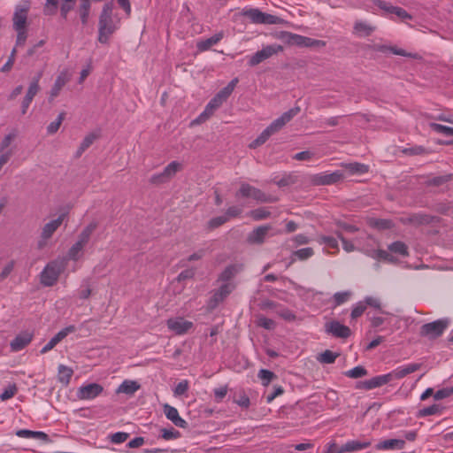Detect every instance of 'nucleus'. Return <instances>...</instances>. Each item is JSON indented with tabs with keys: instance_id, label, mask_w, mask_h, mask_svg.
<instances>
[{
	"instance_id": "53",
	"label": "nucleus",
	"mask_w": 453,
	"mask_h": 453,
	"mask_svg": "<svg viewBox=\"0 0 453 453\" xmlns=\"http://www.w3.org/2000/svg\"><path fill=\"white\" fill-rule=\"evenodd\" d=\"M14 266H15L14 260H11L4 265L2 272L0 273V282L4 281L11 274V273L14 269Z\"/></svg>"
},
{
	"instance_id": "16",
	"label": "nucleus",
	"mask_w": 453,
	"mask_h": 453,
	"mask_svg": "<svg viewBox=\"0 0 453 453\" xmlns=\"http://www.w3.org/2000/svg\"><path fill=\"white\" fill-rule=\"evenodd\" d=\"M76 327L73 325L68 326L62 330H60L57 334H55L50 342L41 349L42 354H45L48 351L51 350L58 343H59L63 339H65L70 333L75 332Z\"/></svg>"
},
{
	"instance_id": "63",
	"label": "nucleus",
	"mask_w": 453,
	"mask_h": 453,
	"mask_svg": "<svg viewBox=\"0 0 453 453\" xmlns=\"http://www.w3.org/2000/svg\"><path fill=\"white\" fill-rule=\"evenodd\" d=\"M188 389V381L184 380L177 384V386L174 388V395H184Z\"/></svg>"
},
{
	"instance_id": "21",
	"label": "nucleus",
	"mask_w": 453,
	"mask_h": 453,
	"mask_svg": "<svg viewBox=\"0 0 453 453\" xmlns=\"http://www.w3.org/2000/svg\"><path fill=\"white\" fill-rule=\"evenodd\" d=\"M33 339V334L24 332L18 334L10 343L11 349L13 351H19L24 349Z\"/></svg>"
},
{
	"instance_id": "14",
	"label": "nucleus",
	"mask_w": 453,
	"mask_h": 453,
	"mask_svg": "<svg viewBox=\"0 0 453 453\" xmlns=\"http://www.w3.org/2000/svg\"><path fill=\"white\" fill-rule=\"evenodd\" d=\"M104 388L98 383H89L81 387L77 391V397L81 400H91L98 396Z\"/></svg>"
},
{
	"instance_id": "23",
	"label": "nucleus",
	"mask_w": 453,
	"mask_h": 453,
	"mask_svg": "<svg viewBox=\"0 0 453 453\" xmlns=\"http://www.w3.org/2000/svg\"><path fill=\"white\" fill-rule=\"evenodd\" d=\"M420 367H421L420 364H410L406 366L398 367L395 370H394L393 372H389L390 379H391V380L394 379H395V380L402 379V378L407 376L408 374L419 370Z\"/></svg>"
},
{
	"instance_id": "18",
	"label": "nucleus",
	"mask_w": 453,
	"mask_h": 453,
	"mask_svg": "<svg viewBox=\"0 0 453 453\" xmlns=\"http://www.w3.org/2000/svg\"><path fill=\"white\" fill-rule=\"evenodd\" d=\"M272 229L270 225H264L255 228L248 236V242L253 244H262L269 230Z\"/></svg>"
},
{
	"instance_id": "12",
	"label": "nucleus",
	"mask_w": 453,
	"mask_h": 453,
	"mask_svg": "<svg viewBox=\"0 0 453 453\" xmlns=\"http://www.w3.org/2000/svg\"><path fill=\"white\" fill-rule=\"evenodd\" d=\"M234 285L232 283H225L217 290L214 291L211 297L208 306L210 309H215L224 299L234 290Z\"/></svg>"
},
{
	"instance_id": "60",
	"label": "nucleus",
	"mask_w": 453,
	"mask_h": 453,
	"mask_svg": "<svg viewBox=\"0 0 453 453\" xmlns=\"http://www.w3.org/2000/svg\"><path fill=\"white\" fill-rule=\"evenodd\" d=\"M129 434L124 432H118L111 435V441L116 444L122 443L127 441Z\"/></svg>"
},
{
	"instance_id": "34",
	"label": "nucleus",
	"mask_w": 453,
	"mask_h": 453,
	"mask_svg": "<svg viewBox=\"0 0 453 453\" xmlns=\"http://www.w3.org/2000/svg\"><path fill=\"white\" fill-rule=\"evenodd\" d=\"M73 371L70 367H67L64 365H60L58 366V380L60 382L68 384L72 376H73Z\"/></svg>"
},
{
	"instance_id": "57",
	"label": "nucleus",
	"mask_w": 453,
	"mask_h": 453,
	"mask_svg": "<svg viewBox=\"0 0 453 453\" xmlns=\"http://www.w3.org/2000/svg\"><path fill=\"white\" fill-rule=\"evenodd\" d=\"M257 324H258V326H260L267 330H273L275 328V326H276L275 322L273 319H267L265 317L259 318Z\"/></svg>"
},
{
	"instance_id": "26",
	"label": "nucleus",
	"mask_w": 453,
	"mask_h": 453,
	"mask_svg": "<svg viewBox=\"0 0 453 453\" xmlns=\"http://www.w3.org/2000/svg\"><path fill=\"white\" fill-rule=\"evenodd\" d=\"M243 266L242 264H234L226 266L221 273L219 280L222 281H228L233 279L237 273L242 270Z\"/></svg>"
},
{
	"instance_id": "10",
	"label": "nucleus",
	"mask_w": 453,
	"mask_h": 453,
	"mask_svg": "<svg viewBox=\"0 0 453 453\" xmlns=\"http://www.w3.org/2000/svg\"><path fill=\"white\" fill-rule=\"evenodd\" d=\"M301 109L299 106H295L285 111L280 117L273 120L269 126V129L275 134L279 132L283 127L288 123L295 116L300 112Z\"/></svg>"
},
{
	"instance_id": "19",
	"label": "nucleus",
	"mask_w": 453,
	"mask_h": 453,
	"mask_svg": "<svg viewBox=\"0 0 453 453\" xmlns=\"http://www.w3.org/2000/svg\"><path fill=\"white\" fill-rule=\"evenodd\" d=\"M164 412L166 418L171 420L176 426L186 428L188 422L180 417L178 410L169 404L164 405Z\"/></svg>"
},
{
	"instance_id": "62",
	"label": "nucleus",
	"mask_w": 453,
	"mask_h": 453,
	"mask_svg": "<svg viewBox=\"0 0 453 453\" xmlns=\"http://www.w3.org/2000/svg\"><path fill=\"white\" fill-rule=\"evenodd\" d=\"M196 274V271L195 269L193 268H188V269H186L184 271H182L178 276H177V280L178 281H182V280H189V279H193L194 276Z\"/></svg>"
},
{
	"instance_id": "24",
	"label": "nucleus",
	"mask_w": 453,
	"mask_h": 453,
	"mask_svg": "<svg viewBox=\"0 0 453 453\" xmlns=\"http://www.w3.org/2000/svg\"><path fill=\"white\" fill-rule=\"evenodd\" d=\"M405 446V441L400 439H389L379 442L376 445L377 449H403Z\"/></svg>"
},
{
	"instance_id": "6",
	"label": "nucleus",
	"mask_w": 453,
	"mask_h": 453,
	"mask_svg": "<svg viewBox=\"0 0 453 453\" xmlns=\"http://www.w3.org/2000/svg\"><path fill=\"white\" fill-rule=\"evenodd\" d=\"M66 215V213H62L56 219H53L43 226L41 233V238L37 243L38 249L41 250L46 246L47 241L52 237L53 234L62 225Z\"/></svg>"
},
{
	"instance_id": "49",
	"label": "nucleus",
	"mask_w": 453,
	"mask_h": 453,
	"mask_svg": "<svg viewBox=\"0 0 453 453\" xmlns=\"http://www.w3.org/2000/svg\"><path fill=\"white\" fill-rule=\"evenodd\" d=\"M441 408L438 404H433L429 407L423 408L418 411V417H426L431 416L438 413L440 411Z\"/></svg>"
},
{
	"instance_id": "45",
	"label": "nucleus",
	"mask_w": 453,
	"mask_h": 453,
	"mask_svg": "<svg viewBox=\"0 0 453 453\" xmlns=\"http://www.w3.org/2000/svg\"><path fill=\"white\" fill-rule=\"evenodd\" d=\"M429 127L436 133L442 134L447 136L452 135L453 127H449L434 123V122L430 123Z\"/></svg>"
},
{
	"instance_id": "1",
	"label": "nucleus",
	"mask_w": 453,
	"mask_h": 453,
	"mask_svg": "<svg viewBox=\"0 0 453 453\" xmlns=\"http://www.w3.org/2000/svg\"><path fill=\"white\" fill-rule=\"evenodd\" d=\"M113 2H108L103 6L98 21V41L107 43L110 36L117 30L119 19L113 18Z\"/></svg>"
},
{
	"instance_id": "48",
	"label": "nucleus",
	"mask_w": 453,
	"mask_h": 453,
	"mask_svg": "<svg viewBox=\"0 0 453 453\" xmlns=\"http://www.w3.org/2000/svg\"><path fill=\"white\" fill-rule=\"evenodd\" d=\"M258 378L262 380L263 385L267 386L272 380L276 378V375L269 370L261 369L258 372Z\"/></svg>"
},
{
	"instance_id": "5",
	"label": "nucleus",
	"mask_w": 453,
	"mask_h": 453,
	"mask_svg": "<svg viewBox=\"0 0 453 453\" xmlns=\"http://www.w3.org/2000/svg\"><path fill=\"white\" fill-rule=\"evenodd\" d=\"M64 270V261H51L41 273V283L46 287L55 285Z\"/></svg>"
},
{
	"instance_id": "38",
	"label": "nucleus",
	"mask_w": 453,
	"mask_h": 453,
	"mask_svg": "<svg viewBox=\"0 0 453 453\" xmlns=\"http://www.w3.org/2000/svg\"><path fill=\"white\" fill-rule=\"evenodd\" d=\"M452 178H453V174H451V173L442 175V176H436V177H434V178L428 180L426 181V185L439 187V186L445 184L446 182L450 181L452 180Z\"/></svg>"
},
{
	"instance_id": "36",
	"label": "nucleus",
	"mask_w": 453,
	"mask_h": 453,
	"mask_svg": "<svg viewBox=\"0 0 453 453\" xmlns=\"http://www.w3.org/2000/svg\"><path fill=\"white\" fill-rule=\"evenodd\" d=\"M314 255V250L312 248L307 247L297 250L292 253V262L295 260L294 257H296L299 260H306L311 257Z\"/></svg>"
},
{
	"instance_id": "64",
	"label": "nucleus",
	"mask_w": 453,
	"mask_h": 453,
	"mask_svg": "<svg viewBox=\"0 0 453 453\" xmlns=\"http://www.w3.org/2000/svg\"><path fill=\"white\" fill-rule=\"evenodd\" d=\"M344 446L339 447L335 442H330L327 444V449L324 453H345Z\"/></svg>"
},
{
	"instance_id": "47",
	"label": "nucleus",
	"mask_w": 453,
	"mask_h": 453,
	"mask_svg": "<svg viewBox=\"0 0 453 453\" xmlns=\"http://www.w3.org/2000/svg\"><path fill=\"white\" fill-rule=\"evenodd\" d=\"M180 436V434L179 431L175 430L174 428L166 429L163 428L161 429V438L166 441L174 440Z\"/></svg>"
},
{
	"instance_id": "61",
	"label": "nucleus",
	"mask_w": 453,
	"mask_h": 453,
	"mask_svg": "<svg viewBox=\"0 0 453 453\" xmlns=\"http://www.w3.org/2000/svg\"><path fill=\"white\" fill-rule=\"evenodd\" d=\"M242 209L241 207L233 205V206H230L226 211L225 217H228V220H229L231 218L239 217L242 214Z\"/></svg>"
},
{
	"instance_id": "59",
	"label": "nucleus",
	"mask_w": 453,
	"mask_h": 453,
	"mask_svg": "<svg viewBox=\"0 0 453 453\" xmlns=\"http://www.w3.org/2000/svg\"><path fill=\"white\" fill-rule=\"evenodd\" d=\"M337 237L342 241V247L345 251L351 252L355 250V246L353 243H351L349 241H348L346 238L343 237V234L342 232L337 231L336 232Z\"/></svg>"
},
{
	"instance_id": "20",
	"label": "nucleus",
	"mask_w": 453,
	"mask_h": 453,
	"mask_svg": "<svg viewBox=\"0 0 453 453\" xmlns=\"http://www.w3.org/2000/svg\"><path fill=\"white\" fill-rule=\"evenodd\" d=\"M28 4L26 6H17L14 15H13V27L14 29H22L25 28L27 19V12H28Z\"/></svg>"
},
{
	"instance_id": "13",
	"label": "nucleus",
	"mask_w": 453,
	"mask_h": 453,
	"mask_svg": "<svg viewBox=\"0 0 453 453\" xmlns=\"http://www.w3.org/2000/svg\"><path fill=\"white\" fill-rule=\"evenodd\" d=\"M391 381L389 373L379 375L371 378L370 380L358 381L356 385V388L357 389H365L371 390L376 388H380L383 385L388 384Z\"/></svg>"
},
{
	"instance_id": "37",
	"label": "nucleus",
	"mask_w": 453,
	"mask_h": 453,
	"mask_svg": "<svg viewBox=\"0 0 453 453\" xmlns=\"http://www.w3.org/2000/svg\"><path fill=\"white\" fill-rule=\"evenodd\" d=\"M388 250L393 253H396L403 257L408 256V247L404 242L400 241L391 243L388 246Z\"/></svg>"
},
{
	"instance_id": "9",
	"label": "nucleus",
	"mask_w": 453,
	"mask_h": 453,
	"mask_svg": "<svg viewBox=\"0 0 453 453\" xmlns=\"http://www.w3.org/2000/svg\"><path fill=\"white\" fill-rule=\"evenodd\" d=\"M342 178V173L339 171L331 173H317L309 177L310 182L314 186L332 185L338 182Z\"/></svg>"
},
{
	"instance_id": "4",
	"label": "nucleus",
	"mask_w": 453,
	"mask_h": 453,
	"mask_svg": "<svg viewBox=\"0 0 453 453\" xmlns=\"http://www.w3.org/2000/svg\"><path fill=\"white\" fill-rule=\"evenodd\" d=\"M449 325V319L446 318L424 324L419 329V335L430 341L435 340L443 334Z\"/></svg>"
},
{
	"instance_id": "31",
	"label": "nucleus",
	"mask_w": 453,
	"mask_h": 453,
	"mask_svg": "<svg viewBox=\"0 0 453 453\" xmlns=\"http://www.w3.org/2000/svg\"><path fill=\"white\" fill-rule=\"evenodd\" d=\"M371 445L370 441H347L344 446V452H353L361 450L363 449L368 448Z\"/></svg>"
},
{
	"instance_id": "3",
	"label": "nucleus",
	"mask_w": 453,
	"mask_h": 453,
	"mask_svg": "<svg viewBox=\"0 0 453 453\" xmlns=\"http://www.w3.org/2000/svg\"><path fill=\"white\" fill-rule=\"evenodd\" d=\"M77 0H62L60 5V14L63 19H66L68 13L73 10ZM91 8L90 0H80L77 12L80 15L82 25H87Z\"/></svg>"
},
{
	"instance_id": "32",
	"label": "nucleus",
	"mask_w": 453,
	"mask_h": 453,
	"mask_svg": "<svg viewBox=\"0 0 453 453\" xmlns=\"http://www.w3.org/2000/svg\"><path fill=\"white\" fill-rule=\"evenodd\" d=\"M299 42V47H307V48H322L326 46V42L317 39H312L310 37L301 35Z\"/></svg>"
},
{
	"instance_id": "46",
	"label": "nucleus",
	"mask_w": 453,
	"mask_h": 453,
	"mask_svg": "<svg viewBox=\"0 0 453 453\" xmlns=\"http://www.w3.org/2000/svg\"><path fill=\"white\" fill-rule=\"evenodd\" d=\"M227 221H228V217H225V215L218 216V217L211 219L208 221L207 226H208L209 229H214V228H217V227L222 226L223 224H225Z\"/></svg>"
},
{
	"instance_id": "56",
	"label": "nucleus",
	"mask_w": 453,
	"mask_h": 453,
	"mask_svg": "<svg viewBox=\"0 0 453 453\" xmlns=\"http://www.w3.org/2000/svg\"><path fill=\"white\" fill-rule=\"evenodd\" d=\"M366 309L364 302H359L351 311V319H356L359 318Z\"/></svg>"
},
{
	"instance_id": "54",
	"label": "nucleus",
	"mask_w": 453,
	"mask_h": 453,
	"mask_svg": "<svg viewBox=\"0 0 453 453\" xmlns=\"http://www.w3.org/2000/svg\"><path fill=\"white\" fill-rule=\"evenodd\" d=\"M410 221L414 224H428L431 222V219L426 214H414L410 218Z\"/></svg>"
},
{
	"instance_id": "42",
	"label": "nucleus",
	"mask_w": 453,
	"mask_h": 453,
	"mask_svg": "<svg viewBox=\"0 0 453 453\" xmlns=\"http://www.w3.org/2000/svg\"><path fill=\"white\" fill-rule=\"evenodd\" d=\"M65 111L60 112L58 114L57 119L55 121L50 123V125L47 127L48 134H53L57 133L58 130L59 129L63 120L65 119Z\"/></svg>"
},
{
	"instance_id": "22",
	"label": "nucleus",
	"mask_w": 453,
	"mask_h": 453,
	"mask_svg": "<svg viewBox=\"0 0 453 453\" xmlns=\"http://www.w3.org/2000/svg\"><path fill=\"white\" fill-rule=\"evenodd\" d=\"M68 81L69 78L67 73L65 71L61 72L59 75L57 77L55 83L50 89L49 97L50 101H52L55 97H57L59 95L61 89L68 82Z\"/></svg>"
},
{
	"instance_id": "58",
	"label": "nucleus",
	"mask_w": 453,
	"mask_h": 453,
	"mask_svg": "<svg viewBox=\"0 0 453 453\" xmlns=\"http://www.w3.org/2000/svg\"><path fill=\"white\" fill-rule=\"evenodd\" d=\"M403 151L405 154L412 155V156L428 153L426 149L424 148L423 146H414V147H411V148H406Z\"/></svg>"
},
{
	"instance_id": "8",
	"label": "nucleus",
	"mask_w": 453,
	"mask_h": 453,
	"mask_svg": "<svg viewBox=\"0 0 453 453\" xmlns=\"http://www.w3.org/2000/svg\"><path fill=\"white\" fill-rule=\"evenodd\" d=\"M180 168L181 165L179 162L173 161L167 165L161 173L152 175L150 179V182L154 185L168 182Z\"/></svg>"
},
{
	"instance_id": "52",
	"label": "nucleus",
	"mask_w": 453,
	"mask_h": 453,
	"mask_svg": "<svg viewBox=\"0 0 453 453\" xmlns=\"http://www.w3.org/2000/svg\"><path fill=\"white\" fill-rule=\"evenodd\" d=\"M351 293L349 291L344 292H337L334 295V302L335 305H341L343 303L347 302L350 296Z\"/></svg>"
},
{
	"instance_id": "40",
	"label": "nucleus",
	"mask_w": 453,
	"mask_h": 453,
	"mask_svg": "<svg viewBox=\"0 0 453 453\" xmlns=\"http://www.w3.org/2000/svg\"><path fill=\"white\" fill-rule=\"evenodd\" d=\"M367 373H368L367 370L364 366H361V365L356 366L353 369H350L344 372V374L347 377L352 378V379L362 378V377L367 375Z\"/></svg>"
},
{
	"instance_id": "44",
	"label": "nucleus",
	"mask_w": 453,
	"mask_h": 453,
	"mask_svg": "<svg viewBox=\"0 0 453 453\" xmlns=\"http://www.w3.org/2000/svg\"><path fill=\"white\" fill-rule=\"evenodd\" d=\"M59 0H46L43 7V13L47 16L55 15L57 13Z\"/></svg>"
},
{
	"instance_id": "39",
	"label": "nucleus",
	"mask_w": 453,
	"mask_h": 453,
	"mask_svg": "<svg viewBox=\"0 0 453 453\" xmlns=\"http://www.w3.org/2000/svg\"><path fill=\"white\" fill-rule=\"evenodd\" d=\"M338 356V353L326 349L318 357V360L322 364H333Z\"/></svg>"
},
{
	"instance_id": "27",
	"label": "nucleus",
	"mask_w": 453,
	"mask_h": 453,
	"mask_svg": "<svg viewBox=\"0 0 453 453\" xmlns=\"http://www.w3.org/2000/svg\"><path fill=\"white\" fill-rule=\"evenodd\" d=\"M140 388V384L134 380H124L117 389V393L133 395Z\"/></svg>"
},
{
	"instance_id": "30",
	"label": "nucleus",
	"mask_w": 453,
	"mask_h": 453,
	"mask_svg": "<svg viewBox=\"0 0 453 453\" xmlns=\"http://www.w3.org/2000/svg\"><path fill=\"white\" fill-rule=\"evenodd\" d=\"M250 197L261 203H274L277 201L276 197L267 196L262 190L255 187L252 188Z\"/></svg>"
},
{
	"instance_id": "50",
	"label": "nucleus",
	"mask_w": 453,
	"mask_h": 453,
	"mask_svg": "<svg viewBox=\"0 0 453 453\" xmlns=\"http://www.w3.org/2000/svg\"><path fill=\"white\" fill-rule=\"evenodd\" d=\"M354 29L357 33H364L365 35H370L371 33L373 31V27L362 21L356 22Z\"/></svg>"
},
{
	"instance_id": "15",
	"label": "nucleus",
	"mask_w": 453,
	"mask_h": 453,
	"mask_svg": "<svg viewBox=\"0 0 453 453\" xmlns=\"http://www.w3.org/2000/svg\"><path fill=\"white\" fill-rule=\"evenodd\" d=\"M166 325L171 331L179 335L188 333L193 327V323L183 318L169 319Z\"/></svg>"
},
{
	"instance_id": "41",
	"label": "nucleus",
	"mask_w": 453,
	"mask_h": 453,
	"mask_svg": "<svg viewBox=\"0 0 453 453\" xmlns=\"http://www.w3.org/2000/svg\"><path fill=\"white\" fill-rule=\"evenodd\" d=\"M81 288H82L79 293L80 298L83 300L88 299L92 294L91 282L89 278L84 279L82 280Z\"/></svg>"
},
{
	"instance_id": "43",
	"label": "nucleus",
	"mask_w": 453,
	"mask_h": 453,
	"mask_svg": "<svg viewBox=\"0 0 453 453\" xmlns=\"http://www.w3.org/2000/svg\"><path fill=\"white\" fill-rule=\"evenodd\" d=\"M249 214L256 221L265 219L271 216V212L265 208L252 210Z\"/></svg>"
},
{
	"instance_id": "28",
	"label": "nucleus",
	"mask_w": 453,
	"mask_h": 453,
	"mask_svg": "<svg viewBox=\"0 0 453 453\" xmlns=\"http://www.w3.org/2000/svg\"><path fill=\"white\" fill-rule=\"evenodd\" d=\"M277 38L281 40L282 42H286L288 45L299 46L301 35L293 34V33L288 32V31H281L277 35Z\"/></svg>"
},
{
	"instance_id": "17",
	"label": "nucleus",
	"mask_w": 453,
	"mask_h": 453,
	"mask_svg": "<svg viewBox=\"0 0 453 453\" xmlns=\"http://www.w3.org/2000/svg\"><path fill=\"white\" fill-rule=\"evenodd\" d=\"M40 85L36 83V81H31L26 96H24L21 103V113L23 115L27 113L30 104L32 103L36 94L40 91Z\"/></svg>"
},
{
	"instance_id": "2",
	"label": "nucleus",
	"mask_w": 453,
	"mask_h": 453,
	"mask_svg": "<svg viewBox=\"0 0 453 453\" xmlns=\"http://www.w3.org/2000/svg\"><path fill=\"white\" fill-rule=\"evenodd\" d=\"M98 223L96 221L90 222L84 229L81 232L78 236V240L69 249L67 257L73 261H77L81 257V252L84 247L88 243L92 234L97 228Z\"/></svg>"
},
{
	"instance_id": "25",
	"label": "nucleus",
	"mask_w": 453,
	"mask_h": 453,
	"mask_svg": "<svg viewBox=\"0 0 453 453\" xmlns=\"http://www.w3.org/2000/svg\"><path fill=\"white\" fill-rule=\"evenodd\" d=\"M223 102L215 96L207 104L204 111L198 117L197 119L195 120V122H200L203 119H205L206 118L212 115L213 111L217 110L219 107L222 105Z\"/></svg>"
},
{
	"instance_id": "51",
	"label": "nucleus",
	"mask_w": 453,
	"mask_h": 453,
	"mask_svg": "<svg viewBox=\"0 0 453 453\" xmlns=\"http://www.w3.org/2000/svg\"><path fill=\"white\" fill-rule=\"evenodd\" d=\"M253 186L248 184V183H242L240 189L235 193V196L239 197H250L251 196V190Z\"/></svg>"
},
{
	"instance_id": "33",
	"label": "nucleus",
	"mask_w": 453,
	"mask_h": 453,
	"mask_svg": "<svg viewBox=\"0 0 453 453\" xmlns=\"http://www.w3.org/2000/svg\"><path fill=\"white\" fill-rule=\"evenodd\" d=\"M242 15L249 18L255 24H262L263 12L256 8L244 10Z\"/></svg>"
},
{
	"instance_id": "35",
	"label": "nucleus",
	"mask_w": 453,
	"mask_h": 453,
	"mask_svg": "<svg viewBox=\"0 0 453 453\" xmlns=\"http://www.w3.org/2000/svg\"><path fill=\"white\" fill-rule=\"evenodd\" d=\"M273 132L267 127L250 144V148L256 149L257 147L264 144L271 135H273Z\"/></svg>"
},
{
	"instance_id": "7",
	"label": "nucleus",
	"mask_w": 453,
	"mask_h": 453,
	"mask_svg": "<svg viewBox=\"0 0 453 453\" xmlns=\"http://www.w3.org/2000/svg\"><path fill=\"white\" fill-rule=\"evenodd\" d=\"M281 51H283V47L280 44H271L265 46L261 50L257 51L250 58L249 65L250 66L257 65L263 61L270 58L273 55H277Z\"/></svg>"
},
{
	"instance_id": "55",
	"label": "nucleus",
	"mask_w": 453,
	"mask_h": 453,
	"mask_svg": "<svg viewBox=\"0 0 453 453\" xmlns=\"http://www.w3.org/2000/svg\"><path fill=\"white\" fill-rule=\"evenodd\" d=\"M17 393L16 385H10L7 388L4 390V392L0 395V399L2 401H6L15 395Z\"/></svg>"
},
{
	"instance_id": "11",
	"label": "nucleus",
	"mask_w": 453,
	"mask_h": 453,
	"mask_svg": "<svg viewBox=\"0 0 453 453\" xmlns=\"http://www.w3.org/2000/svg\"><path fill=\"white\" fill-rule=\"evenodd\" d=\"M325 331L328 334L342 339H346L351 334V330L349 326H344L336 320L327 322L325 325Z\"/></svg>"
},
{
	"instance_id": "29",
	"label": "nucleus",
	"mask_w": 453,
	"mask_h": 453,
	"mask_svg": "<svg viewBox=\"0 0 453 453\" xmlns=\"http://www.w3.org/2000/svg\"><path fill=\"white\" fill-rule=\"evenodd\" d=\"M223 35L221 33L219 34H216L214 35L213 36L206 39V40H203V41H201V42H198L197 44H196V47L197 49L200 50V51H204V50H209L211 46L215 45L216 43H218L221 39H222Z\"/></svg>"
}]
</instances>
